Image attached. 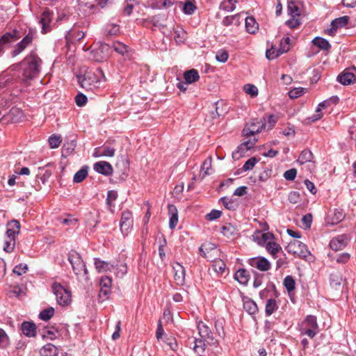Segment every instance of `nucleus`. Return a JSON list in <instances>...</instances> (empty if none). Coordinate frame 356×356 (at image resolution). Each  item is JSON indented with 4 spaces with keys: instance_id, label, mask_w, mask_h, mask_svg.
<instances>
[{
    "instance_id": "25",
    "label": "nucleus",
    "mask_w": 356,
    "mask_h": 356,
    "mask_svg": "<svg viewBox=\"0 0 356 356\" xmlns=\"http://www.w3.org/2000/svg\"><path fill=\"white\" fill-rule=\"evenodd\" d=\"M184 79L188 84H191L200 79V75L197 70L191 69L184 73Z\"/></svg>"
},
{
    "instance_id": "61",
    "label": "nucleus",
    "mask_w": 356,
    "mask_h": 356,
    "mask_svg": "<svg viewBox=\"0 0 356 356\" xmlns=\"http://www.w3.org/2000/svg\"><path fill=\"white\" fill-rule=\"evenodd\" d=\"M257 162V160L256 159V158L252 157L245 161V163H244V165L243 166V169L245 171L250 170L254 168V166L255 165Z\"/></svg>"
},
{
    "instance_id": "56",
    "label": "nucleus",
    "mask_w": 356,
    "mask_h": 356,
    "mask_svg": "<svg viewBox=\"0 0 356 356\" xmlns=\"http://www.w3.org/2000/svg\"><path fill=\"white\" fill-rule=\"evenodd\" d=\"M15 246V239L8 238L4 242L3 250L8 253L12 252Z\"/></svg>"
},
{
    "instance_id": "29",
    "label": "nucleus",
    "mask_w": 356,
    "mask_h": 356,
    "mask_svg": "<svg viewBox=\"0 0 356 356\" xmlns=\"http://www.w3.org/2000/svg\"><path fill=\"white\" fill-rule=\"evenodd\" d=\"M85 36V33L81 31L76 30L75 27L70 30L67 35V39L72 40V42L79 41Z\"/></svg>"
},
{
    "instance_id": "38",
    "label": "nucleus",
    "mask_w": 356,
    "mask_h": 356,
    "mask_svg": "<svg viewBox=\"0 0 356 356\" xmlns=\"http://www.w3.org/2000/svg\"><path fill=\"white\" fill-rule=\"evenodd\" d=\"M168 209L171 216L170 218L169 227L170 229H174L178 222V215L177 209L174 205H169Z\"/></svg>"
},
{
    "instance_id": "32",
    "label": "nucleus",
    "mask_w": 356,
    "mask_h": 356,
    "mask_svg": "<svg viewBox=\"0 0 356 356\" xmlns=\"http://www.w3.org/2000/svg\"><path fill=\"white\" fill-rule=\"evenodd\" d=\"M237 232L238 229L231 223H227L221 228V233L227 238L236 236Z\"/></svg>"
},
{
    "instance_id": "3",
    "label": "nucleus",
    "mask_w": 356,
    "mask_h": 356,
    "mask_svg": "<svg viewBox=\"0 0 356 356\" xmlns=\"http://www.w3.org/2000/svg\"><path fill=\"white\" fill-rule=\"evenodd\" d=\"M289 51V37L284 38L280 44V48L276 49L273 45L266 51V57L269 60L277 58L279 56Z\"/></svg>"
},
{
    "instance_id": "62",
    "label": "nucleus",
    "mask_w": 356,
    "mask_h": 356,
    "mask_svg": "<svg viewBox=\"0 0 356 356\" xmlns=\"http://www.w3.org/2000/svg\"><path fill=\"white\" fill-rule=\"evenodd\" d=\"M350 258V255L348 253H341L336 257V261L338 264H346L347 263Z\"/></svg>"
},
{
    "instance_id": "11",
    "label": "nucleus",
    "mask_w": 356,
    "mask_h": 356,
    "mask_svg": "<svg viewBox=\"0 0 356 356\" xmlns=\"http://www.w3.org/2000/svg\"><path fill=\"white\" fill-rule=\"evenodd\" d=\"M350 241L348 234H341L334 237L330 242V248L334 251L343 249Z\"/></svg>"
},
{
    "instance_id": "47",
    "label": "nucleus",
    "mask_w": 356,
    "mask_h": 356,
    "mask_svg": "<svg viewBox=\"0 0 356 356\" xmlns=\"http://www.w3.org/2000/svg\"><path fill=\"white\" fill-rule=\"evenodd\" d=\"M277 308V303L275 300L270 298L268 300L266 305V314L270 316Z\"/></svg>"
},
{
    "instance_id": "41",
    "label": "nucleus",
    "mask_w": 356,
    "mask_h": 356,
    "mask_svg": "<svg viewBox=\"0 0 356 356\" xmlns=\"http://www.w3.org/2000/svg\"><path fill=\"white\" fill-rule=\"evenodd\" d=\"M81 3L85 4L90 8H93L97 6L104 8L108 3V0H79Z\"/></svg>"
},
{
    "instance_id": "55",
    "label": "nucleus",
    "mask_w": 356,
    "mask_h": 356,
    "mask_svg": "<svg viewBox=\"0 0 356 356\" xmlns=\"http://www.w3.org/2000/svg\"><path fill=\"white\" fill-rule=\"evenodd\" d=\"M305 91L306 89L302 87L291 88V99L302 96Z\"/></svg>"
},
{
    "instance_id": "16",
    "label": "nucleus",
    "mask_w": 356,
    "mask_h": 356,
    "mask_svg": "<svg viewBox=\"0 0 356 356\" xmlns=\"http://www.w3.org/2000/svg\"><path fill=\"white\" fill-rule=\"evenodd\" d=\"M19 38V32L17 30H13V32H8L3 34L0 38V56L3 53L5 45L17 40Z\"/></svg>"
},
{
    "instance_id": "12",
    "label": "nucleus",
    "mask_w": 356,
    "mask_h": 356,
    "mask_svg": "<svg viewBox=\"0 0 356 356\" xmlns=\"http://www.w3.org/2000/svg\"><path fill=\"white\" fill-rule=\"evenodd\" d=\"M346 284V280L339 273H334L330 275V287L337 293L342 292Z\"/></svg>"
},
{
    "instance_id": "17",
    "label": "nucleus",
    "mask_w": 356,
    "mask_h": 356,
    "mask_svg": "<svg viewBox=\"0 0 356 356\" xmlns=\"http://www.w3.org/2000/svg\"><path fill=\"white\" fill-rule=\"evenodd\" d=\"M109 45L106 44H102L98 48L94 49L91 51L92 58L97 62H102L106 60L108 55L104 51H107Z\"/></svg>"
},
{
    "instance_id": "50",
    "label": "nucleus",
    "mask_w": 356,
    "mask_h": 356,
    "mask_svg": "<svg viewBox=\"0 0 356 356\" xmlns=\"http://www.w3.org/2000/svg\"><path fill=\"white\" fill-rule=\"evenodd\" d=\"M223 106H224V104L222 102H217L216 103H215V110L216 111H215V113L214 112L212 113L213 118H218L225 114V113L226 111H225V109H223V108H222Z\"/></svg>"
},
{
    "instance_id": "58",
    "label": "nucleus",
    "mask_w": 356,
    "mask_h": 356,
    "mask_svg": "<svg viewBox=\"0 0 356 356\" xmlns=\"http://www.w3.org/2000/svg\"><path fill=\"white\" fill-rule=\"evenodd\" d=\"M33 33L31 31L19 42L24 49L33 42Z\"/></svg>"
},
{
    "instance_id": "35",
    "label": "nucleus",
    "mask_w": 356,
    "mask_h": 356,
    "mask_svg": "<svg viewBox=\"0 0 356 356\" xmlns=\"http://www.w3.org/2000/svg\"><path fill=\"white\" fill-rule=\"evenodd\" d=\"M88 167L83 166L79 171H77L73 177V181L74 183L82 182L88 176Z\"/></svg>"
},
{
    "instance_id": "27",
    "label": "nucleus",
    "mask_w": 356,
    "mask_h": 356,
    "mask_svg": "<svg viewBox=\"0 0 356 356\" xmlns=\"http://www.w3.org/2000/svg\"><path fill=\"white\" fill-rule=\"evenodd\" d=\"M245 20L246 31L251 34L255 33L259 29L255 19L253 17H247Z\"/></svg>"
},
{
    "instance_id": "63",
    "label": "nucleus",
    "mask_w": 356,
    "mask_h": 356,
    "mask_svg": "<svg viewBox=\"0 0 356 356\" xmlns=\"http://www.w3.org/2000/svg\"><path fill=\"white\" fill-rule=\"evenodd\" d=\"M27 270L28 266L26 264H20L14 268L13 273L17 275H22L23 273H25Z\"/></svg>"
},
{
    "instance_id": "54",
    "label": "nucleus",
    "mask_w": 356,
    "mask_h": 356,
    "mask_svg": "<svg viewBox=\"0 0 356 356\" xmlns=\"http://www.w3.org/2000/svg\"><path fill=\"white\" fill-rule=\"evenodd\" d=\"M62 142L60 136L56 135H52L49 138V143L51 148H57L59 147Z\"/></svg>"
},
{
    "instance_id": "5",
    "label": "nucleus",
    "mask_w": 356,
    "mask_h": 356,
    "mask_svg": "<svg viewBox=\"0 0 356 356\" xmlns=\"http://www.w3.org/2000/svg\"><path fill=\"white\" fill-rule=\"evenodd\" d=\"M302 3L291 1V29H295L301 24Z\"/></svg>"
},
{
    "instance_id": "60",
    "label": "nucleus",
    "mask_w": 356,
    "mask_h": 356,
    "mask_svg": "<svg viewBox=\"0 0 356 356\" xmlns=\"http://www.w3.org/2000/svg\"><path fill=\"white\" fill-rule=\"evenodd\" d=\"M229 58V55L227 51L220 50L216 53V58L218 61L221 63H225Z\"/></svg>"
},
{
    "instance_id": "42",
    "label": "nucleus",
    "mask_w": 356,
    "mask_h": 356,
    "mask_svg": "<svg viewBox=\"0 0 356 356\" xmlns=\"http://www.w3.org/2000/svg\"><path fill=\"white\" fill-rule=\"evenodd\" d=\"M302 327H311L318 329L317 320L314 316H308L302 324Z\"/></svg>"
},
{
    "instance_id": "15",
    "label": "nucleus",
    "mask_w": 356,
    "mask_h": 356,
    "mask_svg": "<svg viewBox=\"0 0 356 356\" xmlns=\"http://www.w3.org/2000/svg\"><path fill=\"white\" fill-rule=\"evenodd\" d=\"M249 264L261 271H267L270 268V263L264 257H258L249 259Z\"/></svg>"
},
{
    "instance_id": "9",
    "label": "nucleus",
    "mask_w": 356,
    "mask_h": 356,
    "mask_svg": "<svg viewBox=\"0 0 356 356\" xmlns=\"http://www.w3.org/2000/svg\"><path fill=\"white\" fill-rule=\"evenodd\" d=\"M78 82L81 87L86 90H92L97 83L95 75L91 72H86L83 76H77Z\"/></svg>"
},
{
    "instance_id": "22",
    "label": "nucleus",
    "mask_w": 356,
    "mask_h": 356,
    "mask_svg": "<svg viewBox=\"0 0 356 356\" xmlns=\"http://www.w3.org/2000/svg\"><path fill=\"white\" fill-rule=\"evenodd\" d=\"M94 169L98 173L104 175H109L112 173L113 168L111 165L106 161H99L94 165Z\"/></svg>"
},
{
    "instance_id": "46",
    "label": "nucleus",
    "mask_w": 356,
    "mask_h": 356,
    "mask_svg": "<svg viewBox=\"0 0 356 356\" xmlns=\"http://www.w3.org/2000/svg\"><path fill=\"white\" fill-rule=\"evenodd\" d=\"M313 220V216L312 213H307L302 216L301 219L302 225L300 227L304 229H309L311 228Z\"/></svg>"
},
{
    "instance_id": "8",
    "label": "nucleus",
    "mask_w": 356,
    "mask_h": 356,
    "mask_svg": "<svg viewBox=\"0 0 356 356\" xmlns=\"http://www.w3.org/2000/svg\"><path fill=\"white\" fill-rule=\"evenodd\" d=\"M197 330L201 338L204 339L210 345H218V341L214 339L210 327L204 322L200 321L197 324Z\"/></svg>"
},
{
    "instance_id": "36",
    "label": "nucleus",
    "mask_w": 356,
    "mask_h": 356,
    "mask_svg": "<svg viewBox=\"0 0 356 356\" xmlns=\"http://www.w3.org/2000/svg\"><path fill=\"white\" fill-rule=\"evenodd\" d=\"M328 106V101H323L322 102H321L316 111H315V113L313 114L310 118L309 119L312 121V122H315L319 119H321L323 115V111H322V108H324L325 107Z\"/></svg>"
},
{
    "instance_id": "28",
    "label": "nucleus",
    "mask_w": 356,
    "mask_h": 356,
    "mask_svg": "<svg viewBox=\"0 0 356 356\" xmlns=\"http://www.w3.org/2000/svg\"><path fill=\"white\" fill-rule=\"evenodd\" d=\"M95 266L98 272H106L111 270L114 267L113 264H110L108 262L102 261L98 258L95 259Z\"/></svg>"
},
{
    "instance_id": "37",
    "label": "nucleus",
    "mask_w": 356,
    "mask_h": 356,
    "mask_svg": "<svg viewBox=\"0 0 356 356\" xmlns=\"http://www.w3.org/2000/svg\"><path fill=\"white\" fill-rule=\"evenodd\" d=\"M312 43L314 45L318 47L319 49L323 50H328L330 49L331 45L329 42L321 37H316L313 39Z\"/></svg>"
},
{
    "instance_id": "44",
    "label": "nucleus",
    "mask_w": 356,
    "mask_h": 356,
    "mask_svg": "<svg viewBox=\"0 0 356 356\" xmlns=\"http://www.w3.org/2000/svg\"><path fill=\"white\" fill-rule=\"evenodd\" d=\"M196 8L195 0H186L183 6V12L186 15H192Z\"/></svg>"
},
{
    "instance_id": "20",
    "label": "nucleus",
    "mask_w": 356,
    "mask_h": 356,
    "mask_svg": "<svg viewBox=\"0 0 356 356\" xmlns=\"http://www.w3.org/2000/svg\"><path fill=\"white\" fill-rule=\"evenodd\" d=\"M112 280L111 277L108 276H104L100 280L99 286H100V291L99 296L100 297H106L111 293Z\"/></svg>"
},
{
    "instance_id": "40",
    "label": "nucleus",
    "mask_w": 356,
    "mask_h": 356,
    "mask_svg": "<svg viewBox=\"0 0 356 356\" xmlns=\"http://www.w3.org/2000/svg\"><path fill=\"white\" fill-rule=\"evenodd\" d=\"M115 149L111 147H104L102 149H96L95 156H106L112 157L115 155Z\"/></svg>"
},
{
    "instance_id": "2",
    "label": "nucleus",
    "mask_w": 356,
    "mask_h": 356,
    "mask_svg": "<svg viewBox=\"0 0 356 356\" xmlns=\"http://www.w3.org/2000/svg\"><path fill=\"white\" fill-rule=\"evenodd\" d=\"M68 261L72 270L80 281L87 282L89 280L88 272L80 254L76 251H71L68 254Z\"/></svg>"
},
{
    "instance_id": "4",
    "label": "nucleus",
    "mask_w": 356,
    "mask_h": 356,
    "mask_svg": "<svg viewBox=\"0 0 356 356\" xmlns=\"http://www.w3.org/2000/svg\"><path fill=\"white\" fill-rule=\"evenodd\" d=\"M52 290L56 297V300L60 305H67L71 301L70 293L59 283L52 285Z\"/></svg>"
},
{
    "instance_id": "1",
    "label": "nucleus",
    "mask_w": 356,
    "mask_h": 356,
    "mask_svg": "<svg viewBox=\"0 0 356 356\" xmlns=\"http://www.w3.org/2000/svg\"><path fill=\"white\" fill-rule=\"evenodd\" d=\"M42 60L33 51H31L21 62L23 67L22 80L24 82L34 79L40 72Z\"/></svg>"
},
{
    "instance_id": "10",
    "label": "nucleus",
    "mask_w": 356,
    "mask_h": 356,
    "mask_svg": "<svg viewBox=\"0 0 356 356\" xmlns=\"http://www.w3.org/2000/svg\"><path fill=\"white\" fill-rule=\"evenodd\" d=\"M291 253L300 258H306L309 252L304 243L297 239H293L291 241Z\"/></svg>"
},
{
    "instance_id": "39",
    "label": "nucleus",
    "mask_w": 356,
    "mask_h": 356,
    "mask_svg": "<svg viewBox=\"0 0 356 356\" xmlns=\"http://www.w3.org/2000/svg\"><path fill=\"white\" fill-rule=\"evenodd\" d=\"M193 350L194 351L197 353L198 355H202L204 353L205 350V340L202 338L201 339H193Z\"/></svg>"
},
{
    "instance_id": "57",
    "label": "nucleus",
    "mask_w": 356,
    "mask_h": 356,
    "mask_svg": "<svg viewBox=\"0 0 356 356\" xmlns=\"http://www.w3.org/2000/svg\"><path fill=\"white\" fill-rule=\"evenodd\" d=\"M244 90L247 94L250 95L252 97H256L258 95V89L254 85L247 84L244 86Z\"/></svg>"
},
{
    "instance_id": "31",
    "label": "nucleus",
    "mask_w": 356,
    "mask_h": 356,
    "mask_svg": "<svg viewBox=\"0 0 356 356\" xmlns=\"http://www.w3.org/2000/svg\"><path fill=\"white\" fill-rule=\"evenodd\" d=\"M51 170L46 169L44 167H40L38 168V172L36 175V178L37 179H40L42 183L44 184L51 176Z\"/></svg>"
},
{
    "instance_id": "24",
    "label": "nucleus",
    "mask_w": 356,
    "mask_h": 356,
    "mask_svg": "<svg viewBox=\"0 0 356 356\" xmlns=\"http://www.w3.org/2000/svg\"><path fill=\"white\" fill-rule=\"evenodd\" d=\"M345 218V214L341 209H334L332 213L327 217V223L336 225L340 222Z\"/></svg>"
},
{
    "instance_id": "14",
    "label": "nucleus",
    "mask_w": 356,
    "mask_h": 356,
    "mask_svg": "<svg viewBox=\"0 0 356 356\" xmlns=\"http://www.w3.org/2000/svg\"><path fill=\"white\" fill-rule=\"evenodd\" d=\"M133 225L132 214L129 211L122 212L120 220V230L124 235H127L130 228Z\"/></svg>"
},
{
    "instance_id": "7",
    "label": "nucleus",
    "mask_w": 356,
    "mask_h": 356,
    "mask_svg": "<svg viewBox=\"0 0 356 356\" xmlns=\"http://www.w3.org/2000/svg\"><path fill=\"white\" fill-rule=\"evenodd\" d=\"M200 255L209 261H214L218 256L217 247L214 243H205L199 248Z\"/></svg>"
},
{
    "instance_id": "21",
    "label": "nucleus",
    "mask_w": 356,
    "mask_h": 356,
    "mask_svg": "<svg viewBox=\"0 0 356 356\" xmlns=\"http://www.w3.org/2000/svg\"><path fill=\"white\" fill-rule=\"evenodd\" d=\"M20 223L17 220H13L8 223L6 235L8 238L15 239V236L19 233Z\"/></svg>"
},
{
    "instance_id": "52",
    "label": "nucleus",
    "mask_w": 356,
    "mask_h": 356,
    "mask_svg": "<svg viewBox=\"0 0 356 356\" xmlns=\"http://www.w3.org/2000/svg\"><path fill=\"white\" fill-rule=\"evenodd\" d=\"M112 47L116 52L122 55L127 51V47L118 41L113 42L112 44Z\"/></svg>"
},
{
    "instance_id": "64",
    "label": "nucleus",
    "mask_w": 356,
    "mask_h": 356,
    "mask_svg": "<svg viewBox=\"0 0 356 356\" xmlns=\"http://www.w3.org/2000/svg\"><path fill=\"white\" fill-rule=\"evenodd\" d=\"M221 215L222 212L220 211L213 209L206 216V218L207 220L211 221L219 218Z\"/></svg>"
},
{
    "instance_id": "33",
    "label": "nucleus",
    "mask_w": 356,
    "mask_h": 356,
    "mask_svg": "<svg viewBox=\"0 0 356 356\" xmlns=\"http://www.w3.org/2000/svg\"><path fill=\"white\" fill-rule=\"evenodd\" d=\"M166 15L164 14H159L154 15L152 18V23L154 26L158 27L159 29H163L166 26L165 24Z\"/></svg>"
},
{
    "instance_id": "6",
    "label": "nucleus",
    "mask_w": 356,
    "mask_h": 356,
    "mask_svg": "<svg viewBox=\"0 0 356 356\" xmlns=\"http://www.w3.org/2000/svg\"><path fill=\"white\" fill-rule=\"evenodd\" d=\"M264 120L265 118H264V120L260 121L255 119L247 124L243 129V135L248 138L261 132L263 128L266 126L264 122Z\"/></svg>"
},
{
    "instance_id": "49",
    "label": "nucleus",
    "mask_w": 356,
    "mask_h": 356,
    "mask_svg": "<svg viewBox=\"0 0 356 356\" xmlns=\"http://www.w3.org/2000/svg\"><path fill=\"white\" fill-rule=\"evenodd\" d=\"M247 147H245L243 143H241L238 146L236 151H234L232 154V156L235 159H239L240 158L245 156V154L248 152Z\"/></svg>"
},
{
    "instance_id": "48",
    "label": "nucleus",
    "mask_w": 356,
    "mask_h": 356,
    "mask_svg": "<svg viewBox=\"0 0 356 356\" xmlns=\"http://www.w3.org/2000/svg\"><path fill=\"white\" fill-rule=\"evenodd\" d=\"M54 314V309L53 307H49L46 309L42 310L40 314L39 318L43 321H49Z\"/></svg>"
},
{
    "instance_id": "13",
    "label": "nucleus",
    "mask_w": 356,
    "mask_h": 356,
    "mask_svg": "<svg viewBox=\"0 0 356 356\" xmlns=\"http://www.w3.org/2000/svg\"><path fill=\"white\" fill-rule=\"evenodd\" d=\"M349 21L348 16H343L334 19L330 24V28L327 30V34L334 36L339 29L346 26Z\"/></svg>"
},
{
    "instance_id": "53",
    "label": "nucleus",
    "mask_w": 356,
    "mask_h": 356,
    "mask_svg": "<svg viewBox=\"0 0 356 356\" xmlns=\"http://www.w3.org/2000/svg\"><path fill=\"white\" fill-rule=\"evenodd\" d=\"M265 247L268 252L271 254H275L280 250V245L273 240L270 241L265 245Z\"/></svg>"
},
{
    "instance_id": "18",
    "label": "nucleus",
    "mask_w": 356,
    "mask_h": 356,
    "mask_svg": "<svg viewBox=\"0 0 356 356\" xmlns=\"http://www.w3.org/2000/svg\"><path fill=\"white\" fill-rule=\"evenodd\" d=\"M274 235L270 232L263 233L260 231H257L252 235L253 241L257 243L259 245L265 246V245L270 241L273 240Z\"/></svg>"
},
{
    "instance_id": "51",
    "label": "nucleus",
    "mask_w": 356,
    "mask_h": 356,
    "mask_svg": "<svg viewBox=\"0 0 356 356\" xmlns=\"http://www.w3.org/2000/svg\"><path fill=\"white\" fill-rule=\"evenodd\" d=\"M225 267L226 265L222 260H214L213 268L217 273L222 274L225 270Z\"/></svg>"
},
{
    "instance_id": "26",
    "label": "nucleus",
    "mask_w": 356,
    "mask_h": 356,
    "mask_svg": "<svg viewBox=\"0 0 356 356\" xmlns=\"http://www.w3.org/2000/svg\"><path fill=\"white\" fill-rule=\"evenodd\" d=\"M40 353L41 356H58V352L54 345L47 343L41 348Z\"/></svg>"
},
{
    "instance_id": "19",
    "label": "nucleus",
    "mask_w": 356,
    "mask_h": 356,
    "mask_svg": "<svg viewBox=\"0 0 356 356\" xmlns=\"http://www.w3.org/2000/svg\"><path fill=\"white\" fill-rule=\"evenodd\" d=\"M174 278L177 285L182 286L185 282V269L179 263L172 265Z\"/></svg>"
},
{
    "instance_id": "30",
    "label": "nucleus",
    "mask_w": 356,
    "mask_h": 356,
    "mask_svg": "<svg viewBox=\"0 0 356 356\" xmlns=\"http://www.w3.org/2000/svg\"><path fill=\"white\" fill-rule=\"evenodd\" d=\"M250 275L245 269L238 270L235 275L234 278L241 284H246L249 280Z\"/></svg>"
},
{
    "instance_id": "23",
    "label": "nucleus",
    "mask_w": 356,
    "mask_h": 356,
    "mask_svg": "<svg viewBox=\"0 0 356 356\" xmlns=\"http://www.w3.org/2000/svg\"><path fill=\"white\" fill-rule=\"evenodd\" d=\"M36 325L34 323L25 321L22 324V330L28 337H34L36 335Z\"/></svg>"
},
{
    "instance_id": "34",
    "label": "nucleus",
    "mask_w": 356,
    "mask_h": 356,
    "mask_svg": "<svg viewBox=\"0 0 356 356\" xmlns=\"http://www.w3.org/2000/svg\"><path fill=\"white\" fill-rule=\"evenodd\" d=\"M313 159V154L309 149H304L300 153L298 159L296 160V163L300 165H302L307 162H311Z\"/></svg>"
},
{
    "instance_id": "59",
    "label": "nucleus",
    "mask_w": 356,
    "mask_h": 356,
    "mask_svg": "<svg viewBox=\"0 0 356 356\" xmlns=\"http://www.w3.org/2000/svg\"><path fill=\"white\" fill-rule=\"evenodd\" d=\"M240 16H241V14H236L234 15L227 16V17H224V19H222V24L225 26H230L231 24H234V21L237 19V18L240 17Z\"/></svg>"
},
{
    "instance_id": "43",
    "label": "nucleus",
    "mask_w": 356,
    "mask_h": 356,
    "mask_svg": "<svg viewBox=\"0 0 356 356\" xmlns=\"http://www.w3.org/2000/svg\"><path fill=\"white\" fill-rule=\"evenodd\" d=\"M243 308L251 315L256 314L258 311L257 304L252 300H248L244 302Z\"/></svg>"
},
{
    "instance_id": "45",
    "label": "nucleus",
    "mask_w": 356,
    "mask_h": 356,
    "mask_svg": "<svg viewBox=\"0 0 356 356\" xmlns=\"http://www.w3.org/2000/svg\"><path fill=\"white\" fill-rule=\"evenodd\" d=\"M220 201L222 203L224 207L231 211H234L237 208V204L232 199L227 197H221Z\"/></svg>"
}]
</instances>
